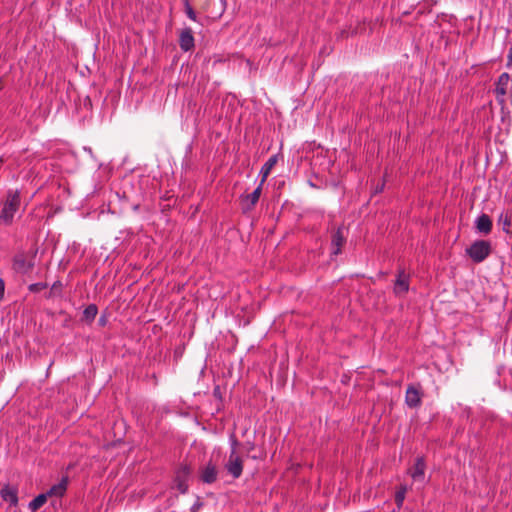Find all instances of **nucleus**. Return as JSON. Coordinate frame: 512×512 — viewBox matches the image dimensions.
I'll list each match as a JSON object with an SVG mask.
<instances>
[{"label": "nucleus", "instance_id": "f257e3e1", "mask_svg": "<svg viewBox=\"0 0 512 512\" xmlns=\"http://www.w3.org/2000/svg\"><path fill=\"white\" fill-rule=\"evenodd\" d=\"M21 203L19 190H8L6 199L2 203L0 211V224L9 226L13 223L14 216L18 211Z\"/></svg>", "mask_w": 512, "mask_h": 512}, {"label": "nucleus", "instance_id": "f03ea898", "mask_svg": "<svg viewBox=\"0 0 512 512\" xmlns=\"http://www.w3.org/2000/svg\"><path fill=\"white\" fill-rule=\"evenodd\" d=\"M38 249L32 248L29 251H20L12 259V268L16 273L26 275L35 267V259Z\"/></svg>", "mask_w": 512, "mask_h": 512}, {"label": "nucleus", "instance_id": "7ed1b4c3", "mask_svg": "<svg viewBox=\"0 0 512 512\" xmlns=\"http://www.w3.org/2000/svg\"><path fill=\"white\" fill-rule=\"evenodd\" d=\"M491 252V244L486 240H477L466 249L467 255L475 262H483Z\"/></svg>", "mask_w": 512, "mask_h": 512}, {"label": "nucleus", "instance_id": "20e7f679", "mask_svg": "<svg viewBox=\"0 0 512 512\" xmlns=\"http://www.w3.org/2000/svg\"><path fill=\"white\" fill-rule=\"evenodd\" d=\"M190 467L187 464H182L176 471L174 484L178 491L185 494L188 491V477L190 475Z\"/></svg>", "mask_w": 512, "mask_h": 512}, {"label": "nucleus", "instance_id": "39448f33", "mask_svg": "<svg viewBox=\"0 0 512 512\" xmlns=\"http://www.w3.org/2000/svg\"><path fill=\"white\" fill-rule=\"evenodd\" d=\"M225 469L234 479H238L243 472L241 457L237 453L230 452L228 461L225 464Z\"/></svg>", "mask_w": 512, "mask_h": 512}, {"label": "nucleus", "instance_id": "423d86ee", "mask_svg": "<svg viewBox=\"0 0 512 512\" xmlns=\"http://www.w3.org/2000/svg\"><path fill=\"white\" fill-rule=\"evenodd\" d=\"M405 404L409 408H418L422 404V393L414 385H409L405 393Z\"/></svg>", "mask_w": 512, "mask_h": 512}, {"label": "nucleus", "instance_id": "0eeeda50", "mask_svg": "<svg viewBox=\"0 0 512 512\" xmlns=\"http://www.w3.org/2000/svg\"><path fill=\"white\" fill-rule=\"evenodd\" d=\"M262 186L263 184L259 183L252 193L241 196L244 212L250 211L256 205L261 195Z\"/></svg>", "mask_w": 512, "mask_h": 512}, {"label": "nucleus", "instance_id": "6e6552de", "mask_svg": "<svg viewBox=\"0 0 512 512\" xmlns=\"http://www.w3.org/2000/svg\"><path fill=\"white\" fill-rule=\"evenodd\" d=\"M179 45L181 50L184 52H188L194 47L195 40L191 28L186 27L181 31L179 36Z\"/></svg>", "mask_w": 512, "mask_h": 512}, {"label": "nucleus", "instance_id": "1a4fd4ad", "mask_svg": "<svg viewBox=\"0 0 512 512\" xmlns=\"http://www.w3.org/2000/svg\"><path fill=\"white\" fill-rule=\"evenodd\" d=\"M426 462L423 456L417 457L410 471V476L414 481L424 482L425 479Z\"/></svg>", "mask_w": 512, "mask_h": 512}, {"label": "nucleus", "instance_id": "9d476101", "mask_svg": "<svg viewBox=\"0 0 512 512\" xmlns=\"http://www.w3.org/2000/svg\"><path fill=\"white\" fill-rule=\"evenodd\" d=\"M217 475L216 465L210 461L201 469L200 479L205 484H212L217 480Z\"/></svg>", "mask_w": 512, "mask_h": 512}, {"label": "nucleus", "instance_id": "9b49d317", "mask_svg": "<svg viewBox=\"0 0 512 512\" xmlns=\"http://www.w3.org/2000/svg\"><path fill=\"white\" fill-rule=\"evenodd\" d=\"M393 290L395 294H404L408 292L409 276L406 275L403 270L398 272Z\"/></svg>", "mask_w": 512, "mask_h": 512}, {"label": "nucleus", "instance_id": "f8f14e48", "mask_svg": "<svg viewBox=\"0 0 512 512\" xmlns=\"http://www.w3.org/2000/svg\"><path fill=\"white\" fill-rule=\"evenodd\" d=\"M345 243V237L343 234V228L339 227L332 235L331 239V248L333 255H339L341 253V248Z\"/></svg>", "mask_w": 512, "mask_h": 512}, {"label": "nucleus", "instance_id": "ddd939ff", "mask_svg": "<svg viewBox=\"0 0 512 512\" xmlns=\"http://www.w3.org/2000/svg\"><path fill=\"white\" fill-rule=\"evenodd\" d=\"M475 228L478 232L489 234L492 230V221L487 214L482 213L475 220Z\"/></svg>", "mask_w": 512, "mask_h": 512}, {"label": "nucleus", "instance_id": "4468645a", "mask_svg": "<svg viewBox=\"0 0 512 512\" xmlns=\"http://www.w3.org/2000/svg\"><path fill=\"white\" fill-rule=\"evenodd\" d=\"M67 486H68V477L64 476L61 478V480L57 484H54L53 486H51L50 489L46 492V494H48V497H52V496L62 497L67 490Z\"/></svg>", "mask_w": 512, "mask_h": 512}, {"label": "nucleus", "instance_id": "2eb2a0df", "mask_svg": "<svg viewBox=\"0 0 512 512\" xmlns=\"http://www.w3.org/2000/svg\"><path fill=\"white\" fill-rule=\"evenodd\" d=\"M278 161V156L277 155H272L271 157L268 158V160L262 165L261 169H260V172H259V176H261V180H260V183L261 184H264V182L266 181L267 177L269 176V174L271 173V170L273 169V167L276 165Z\"/></svg>", "mask_w": 512, "mask_h": 512}, {"label": "nucleus", "instance_id": "dca6fc26", "mask_svg": "<svg viewBox=\"0 0 512 512\" xmlns=\"http://www.w3.org/2000/svg\"><path fill=\"white\" fill-rule=\"evenodd\" d=\"M509 81H510V76L508 73L504 72L499 76L498 81L496 83V88H495V92H496L497 96L506 95Z\"/></svg>", "mask_w": 512, "mask_h": 512}, {"label": "nucleus", "instance_id": "f3484780", "mask_svg": "<svg viewBox=\"0 0 512 512\" xmlns=\"http://www.w3.org/2000/svg\"><path fill=\"white\" fill-rule=\"evenodd\" d=\"M1 496L4 501L8 502L10 505L15 506L18 503V495L15 488H10L8 486L4 487L1 490Z\"/></svg>", "mask_w": 512, "mask_h": 512}, {"label": "nucleus", "instance_id": "a211bd4d", "mask_svg": "<svg viewBox=\"0 0 512 512\" xmlns=\"http://www.w3.org/2000/svg\"><path fill=\"white\" fill-rule=\"evenodd\" d=\"M48 494L42 493L36 496L28 505L29 509L34 512L41 508L47 501Z\"/></svg>", "mask_w": 512, "mask_h": 512}, {"label": "nucleus", "instance_id": "6ab92c4d", "mask_svg": "<svg viewBox=\"0 0 512 512\" xmlns=\"http://www.w3.org/2000/svg\"><path fill=\"white\" fill-rule=\"evenodd\" d=\"M406 493H407L406 485H401L398 488V490L395 492V502H396L398 509H400L403 506Z\"/></svg>", "mask_w": 512, "mask_h": 512}, {"label": "nucleus", "instance_id": "aec40b11", "mask_svg": "<svg viewBox=\"0 0 512 512\" xmlns=\"http://www.w3.org/2000/svg\"><path fill=\"white\" fill-rule=\"evenodd\" d=\"M97 313V306L95 304H90L84 309L83 316L87 321L92 322L95 319Z\"/></svg>", "mask_w": 512, "mask_h": 512}, {"label": "nucleus", "instance_id": "412c9836", "mask_svg": "<svg viewBox=\"0 0 512 512\" xmlns=\"http://www.w3.org/2000/svg\"><path fill=\"white\" fill-rule=\"evenodd\" d=\"M183 4H184V11H185L186 16L190 20H192L194 22H197L198 18H197L196 12L194 11L192 6L190 5L189 0H184Z\"/></svg>", "mask_w": 512, "mask_h": 512}, {"label": "nucleus", "instance_id": "4be33fe9", "mask_svg": "<svg viewBox=\"0 0 512 512\" xmlns=\"http://www.w3.org/2000/svg\"><path fill=\"white\" fill-rule=\"evenodd\" d=\"M48 287V284L45 282H37L32 283L28 286V290L32 293H38Z\"/></svg>", "mask_w": 512, "mask_h": 512}, {"label": "nucleus", "instance_id": "5701e85b", "mask_svg": "<svg viewBox=\"0 0 512 512\" xmlns=\"http://www.w3.org/2000/svg\"><path fill=\"white\" fill-rule=\"evenodd\" d=\"M229 444H230V452H234V453H237V447L239 445V442L237 440V438L235 437L234 434H232L230 437H229Z\"/></svg>", "mask_w": 512, "mask_h": 512}, {"label": "nucleus", "instance_id": "b1692460", "mask_svg": "<svg viewBox=\"0 0 512 512\" xmlns=\"http://www.w3.org/2000/svg\"><path fill=\"white\" fill-rule=\"evenodd\" d=\"M499 221L503 222V230L505 232H508L507 227H509L511 225V221H510L509 217L508 216L504 217L503 214H501L499 217Z\"/></svg>", "mask_w": 512, "mask_h": 512}, {"label": "nucleus", "instance_id": "393cba45", "mask_svg": "<svg viewBox=\"0 0 512 512\" xmlns=\"http://www.w3.org/2000/svg\"><path fill=\"white\" fill-rule=\"evenodd\" d=\"M4 290H5V283H4L3 279L0 278V300L4 296Z\"/></svg>", "mask_w": 512, "mask_h": 512}, {"label": "nucleus", "instance_id": "a878e982", "mask_svg": "<svg viewBox=\"0 0 512 512\" xmlns=\"http://www.w3.org/2000/svg\"><path fill=\"white\" fill-rule=\"evenodd\" d=\"M507 66H512V47L509 49L507 55Z\"/></svg>", "mask_w": 512, "mask_h": 512}, {"label": "nucleus", "instance_id": "bb28decb", "mask_svg": "<svg viewBox=\"0 0 512 512\" xmlns=\"http://www.w3.org/2000/svg\"><path fill=\"white\" fill-rule=\"evenodd\" d=\"M213 395H214L215 397H220V395H221V394H220V388H219V386H216V387L213 389Z\"/></svg>", "mask_w": 512, "mask_h": 512}, {"label": "nucleus", "instance_id": "cd10ccee", "mask_svg": "<svg viewBox=\"0 0 512 512\" xmlns=\"http://www.w3.org/2000/svg\"><path fill=\"white\" fill-rule=\"evenodd\" d=\"M62 286L61 282L60 281H56L53 283L52 285V289H56V288H60Z\"/></svg>", "mask_w": 512, "mask_h": 512}, {"label": "nucleus", "instance_id": "c85d7f7f", "mask_svg": "<svg viewBox=\"0 0 512 512\" xmlns=\"http://www.w3.org/2000/svg\"><path fill=\"white\" fill-rule=\"evenodd\" d=\"M248 448H249L250 450H251V449H253V448H254V444H253V443H249Z\"/></svg>", "mask_w": 512, "mask_h": 512}, {"label": "nucleus", "instance_id": "c756f323", "mask_svg": "<svg viewBox=\"0 0 512 512\" xmlns=\"http://www.w3.org/2000/svg\"><path fill=\"white\" fill-rule=\"evenodd\" d=\"M248 448H249L250 450H251V449H253V448H254V444H253V443H249Z\"/></svg>", "mask_w": 512, "mask_h": 512}]
</instances>
